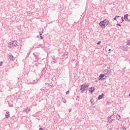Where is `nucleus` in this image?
<instances>
[{"mask_svg": "<svg viewBox=\"0 0 130 130\" xmlns=\"http://www.w3.org/2000/svg\"><path fill=\"white\" fill-rule=\"evenodd\" d=\"M17 41H12L9 43L8 46L10 48H15L17 47Z\"/></svg>", "mask_w": 130, "mask_h": 130, "instance_id": "nucleus-1", "label": "nucleus"}, {"mask_svg": "<svg viewBox=\"0 0 130 130\" xmlns=\"http://www.w3.org/2000/svg\"><path fill=\"white\" fill-rule=\"evenodd\" d=\"M115 118V116L114 115H112L110 117L109 116L108 118V122H109V123L112 122V121L114 120Z\"/></svg>", "mask_w": 130, "mask_h": 130, "instance_id": "nucleus-2", "label": "nucleus"}, {"mask_svg": "<svg viewBox=\"0 0 130 130\" xmlns=\"http://www.w3.org/2000/svg\"><path fill=\"white\" fill-rule=\"evenodd\" d=\"M80 90L81 91V94H83L84 92H85V90H86V88H85V84H82L80 86Z\"/></svg>", "mask_w": 130, "mask_h": 130, "instance_id": "nucleus-3", "label": "nucleus"}, {"mask_svg": "<svg viewBox=\"0 0 130 130\" xmlns=\"http://www.w3.org/2000/svg\"><path fill=\"white\" fill-rule=\"evenodd\" d=\"M106 79V76L105 74H100L99 76V80H105Z\"/></svg>", "mask_w": 130, "mask_h": 130, "instance_id": "nucleus-4", "label": "nucleus"}, {"mask_svg": "<svg viewBox=\"0 0 130 130\" xmlns=\"http://www.w3.org/2000/svg\"><path fill=\"white\" fill-rule=\"evenodd\" d=\"M99 25L100 27L102 28V29H104L106 27L105 24H104V22H103V21L100 22Z\"/></svg>", "mask_w": 130, "mask_h": 130, "instance_id": "nucleus-5", "label": "nucleus"}, {"mask_svg": "<svg viewBox=\"0 0 130 130\" xmlns=\"http://www.w3.org/2000/svg\"><path fill=\"white\" fill-rule=\"evenodd\" d=\"M103 22L106 26L109 24V21H108L107 19L104 20Z\"/></svg>", "mask_w": 130, "mask_h": 130, "instance_id": "nucleus-6", "label": "nucleus"}, {"mask_svg": "<svg viewBox=\"0 0 130 130\" xmlns=\"http://www.w3.org/2000/svg\"><path fill=\"white\" fill-rule=\"evenodd\" d=\"M103 96H104V93H102L101 95H99L98 100H100L101 99H102L103 98Z\"/></svg>", "mask_w": 130, "mask_h": 130, "instance_id": "nucleus-7", "label": "nucleus"}, {"mask_svg": "<svg viewBox=\"0 0 130 130\" xmlns=\"http://www.w3.org/2000/svg\"><path fill=\"white\" fill-rule=\"evenodd\" d=\"M8 57L9 58V59H10V60H14V56H13V55H8Z\"/></svg>", "mask_w": 130, "mask_h": 130, "instance_id": "nucleus-8", "label": "nucleus"}, {"mask_svg": "<svg viewBox=\"0 0 130 130\" xmlns=\"http://www.w3.org/2000/svg\"><path fill=\"white\" fill-rule=\"evenodd\" d=\"M95 90V87H90L89 88V92H91V93H93Z\"/></svg>", "mask_w": 130, "mask_h": 130, "instance_id": "nucleus-9", "label": "nucleus"}, {"mask_svg": "<svg viewBox=\"0 0 130 130\" xmlns=\"http://www.w3.org/2000/svg\"><path fill=\"white\" fill-rule=\"evenodd\" d=\"M128 14L124 15V19L125 21H127L128 20Z\"/></svg>", "mask_w": 130, "mask_h": 130, "instance_id": "nucleus-10", "label": "nucleus"}, {"mask_svg": "<svg viewBox=\"0 0 130 130\" xmlns=\"http://www.w3.org/2000/svg\"><path fill=\"white\" fill-rule=\"evenodd\" d=\"M62 58H68V53H66V54H64L63 55H62Z\"/></svg>", "mask_w": 130, "mask_h": 130, "instance_id": "nucleus-11", "label": "nucleus"}, {"mask_svg": "<svg viewBox=\"0 0 130 130\" xmlns=\"http://www.w3.org/2000/svg\"><path fill=\"white\" fill-rule=\"evenodd\" d=\"M61 102H63V103H67V100L66 99L62 98L61 100Z\"/></svg>", "mask_w": 130, "mask_h": 130, "instance_id": "nucleus-12", "label": "nucleus"}, {"mask_svg": "<svg viewBox=\"0 0 130 130\" xmlns=\"http://www.w3.org/2000/svg\"><path fill=\"white\" fill-rule=\"evenodd\" d=\"M25 111H26V113H28V112H30V111H31V109L30 108L26 109L25 110Z\"/></svg>", "mask_w": 130, "mask_h": 130, "instance_id": "nucleus-13", "label": "nucleus"}, {"mask_svg": "<svg viewBox=\"0 0 130 130\" xmlns=\"http://www.w3.org/2000/svg\"><path fill=\"white\" fill-rule=\"evenodd\" d=\"M116 118H117V119H118V120H119V119H120V118H121V117H120V115H116Z\"/></svg>", "mask_w": 130, "mask_h": 130, "instance_id": "nucleus-14", "label": "nucleus"}, {"mask_svg": "<svg viewBox=\"0 0 130 130\" xmlns=\"http://www.w3.org/2000/svg\"><path fill=\"white\" fill-rule=\"evenodd\" d=\"M104 73H105V74H106V75H107V74H108V75H109V73H108V70H107V69L105 70Z\"/></svg>", "mask_w": 130, "mask_h": 130, "instance_id": "nucleus-15", "label": "nucleus"}, {"mask_svg": "<svg viewBox=\"0 0 130 130\" xmlns=\"http://www.w3.org/2000/svg\"><path fill=\"white\" fill-rule=\"evenodd\" d=\"M33 55L35 56V58L37 59V58L38 57V55H37L35 54V53H32Z\"/></svg>", "mask_w": 130, "mask_h": 130, "instance_id": "nucleus-16", "label": "nucleus"}, {"mask_svg": "<svg viewBox=\"0 0 130 130\" xmlns=\"http://www.w3.org/2000/svg\"><path fill=\"white\" fill-rule=\"evenodd\" d=\"M10 115H11V114H10L6 115H5L6 118H9V117H10Z\"/></svg>", "mask_w": 130, "mask_h": 130, "instance_id": "nucleus-17", "label": "nucleus"}, {"mask_svg": "<svg viewBox=\"0 0 130 130\" xmlns=\"http://www.w3.org/2000/svg\"><path fill=\"white\" fill-rule=\"evenodd\" d=\"M126 44L127 45L130 46V40H128V41H126Z\"/></svg>", "mask_w": 130, "mask_h": 130, "instance_id": "nucleus-18", "label": "nucleus"}, {"mask_svg": "<svg viewBox=\"0 0 130 130\" xmlns=\"http://www.w3.org/2000/svg\"><path fill=\"white\" fill-rule=\"evenodd\" d=\"M85 89L86 88V89H88V86H89V85L88 84H86V83H85Z\"/></svg>", "mask_w": 130, "mask_h": 130, "instance_id": "nucleus-19", "label": "nucleus"}, {"mask_svg": "<svg viewBox=\"0 0 130 130\" xmlns=\"http://www.w3.org/2000/svg\"><path fill=\"white\" fill-rule=\"evenodd\" d=\"M52 58L53 59V60H56V59H55V56H52Z\"/></svg>", "mask_w": 130, "mask_h": 130, "instance_id": "nucleus-20", "label": "nucleus"}, {"mask_svg": "<svg viewBox=\"0 0 130 130\" xmlns=\"http://www.w3.org/2000/svg\"><path fill=\"white\" fill-rule=\"evenodd\" d=\"M42 34H40V37H41V38L42 39H43V37H42Z\"/></svg>", "mask_w": 130, "mask_h": 130, "instance_id": "nucleus-21", "label": "nucleus"}, {"mask_svg": "<svg viewBox=\"0 0 130 130\" xmlns=\"http://www.w3.org/2000/svg\"><path fill=\"white\" fill-rule=\"evenodd\" d=\"M122 49H123V50H125V47H124V46H122Z\"/></svg>", "mask_w": 130, "mask_h": 130, "instance_id": "nucleus-22", "label": "nucleus"}, {"mask_svg": "<svg viewBox=\"0 0 130 130\" xmlns=\"http://www.w3.org/2000/svg\"><path fill=\"white\" fill-rule=\"evenodd\" d=\"M117 26H119V27H121V25L119 23H117Z\"/></svg>", "mask_w": 130, "mask_h": 130, "instance_id": "nucleus-23", "label": "nucleus"}, {"mask_svg": "<svg viewBox=\"0 0 130 130\" xmlns=\"http://www.w3.org/2000/svg\"><path fill=\"white\" fill-rule=\"evenodd\" d=\"M66 94H70V90H68V91L66 92Z\"/></svg>", "mask_w": 130, "mask_h": 130, "instance_id": "nucleus-24", "label": "nucleus"}, {"mask_svg": "<svg viewBox=\"0 0 130 130\" xmlns=\"http://www.w3.org/2000/svg\"><path fill=\"white\" fill-rule=\"evenodd\" d=\"M100 43H101V41H99V42L97 43L98 45H99V44H100Z\"/></svg>", "mask_w": 130, "mask_h": 130, "instance_id": "nucleus-25", "label": "nucleus"}, {"mask_svg": "<svg viewBox=\"0 0 130 130\" xmlns=\"http://www.w3.org/2000/svg\"><path fill=\"white\" fill-rule=\"evenodd\" d=\"M52 63H56V61H54L51 62Z\"/></svg>", "mask_w": 130, "mask_h": 130, "instance_id": "nucleus-26", "label": "nucleus"}, {"mask_svg": "<svg viewBox=\"0 0 130 130\" xmlns=\"http://www.w3.org/2000/svg\"><path fill=\"white\" fill-rule=\"evenodd\" d=\"M90 103H91V104H92V105H94V104L92 103V99H90Z\"/></svg>", "mask_w": 130, "mask_h": 130, "instance_id": "nucleus-27", "label": "nucleus"}, {"mask_svg": "<svg viewBox=\"0 0 130 130\" xmlns=\"http://www.w3.org/2000/svg\"><path fill=\"white\" fill-rule=\"evenodd\" d=\"M3 64V62H0V66H2Z\"/></svg>", "mask_w": 130, "mask_h": 130, "instance_id": "nucleus-28", "label": "nucleus"}, {"mask_svg": "<svg viewBox=\"0 0 130 130\" xmlns=\"http://www.w3.org/2000/svg\"><path fill=\"white\" fill-rule=\"evenodd\" d=\"M121 21H122V22H121L120 23H122V22H123V21H124V20H123V19H122Z\"/></svg>", "mask_w": 130, "mask_h": 130, "instance_id": "nucleus-29", "label": "nucleus"}, {"mask_svg": "<svg viewBox=\"0 0 130 130\" xmlns=\"http://www.w3.org/2000/svg\"><path fill=\"white\" fill-rule=\"evenodd\" d=\"M120 16H116V18H119Z\"/></svg>", "mask_w": 130, "mask_h": 130, "instance_id": "nucleus-30", "label": "nucleus"}, {"mask_svg": "<svg viewBox=\"0 0 130 130\" xmlns=\"http://www.w3.org/2000/svg\"><path fill=\"white\" fill-rule=\"evenodd\" d=\"M114 20H115V21H116V17L114 18Z\"/></svg>", "mask_w": 130, "mask_h": 130, "instance_id": "nucleus-31", "label": "nucleus"}, {"mask_svg": "<svg viewBox=\"0 0 130 130\" xmlns=\"http://www.w3.org/2000/svg\"><path fill=\"white\" fill-rule=\"evenodd\" d=\"M9 113H10L9 112H6V114H9Z\"/></svg>", "mask_w": 130, "mask_h": 130, "instance_id": "nucleus-32", "label": "nucleus"}, {"mask_svg": "<svg viewBox=\"0 0 130 130\" xmlns=\"http://www.w3.org/2000/svg\"><path fill=\"white\" fill-rule=\"evenodd\" d=\"M123 129H126V128H125V127H123Z\"/></svg>", "mask_w": 130, "mask_h": 130, "instance_id": "nucleus-33", "label": "nucleus"}, {"mask_svg": "<svg viewBox=\"0 0 130 130\" xmlns=\"http://www.w3.org/2000/svg\"><path fill=\"white\" fill-rule=\"evenodd\" d=\"M39 130H43V129L42 128H40Z\"/></svg>", "mask_w": 130, "mask_h": 130, "instance_id": "nucleus-34", "label": "nucleus"}, {"mask_svg": "<svg viewBox=\"0 0 130 130\" xmlns=\"http://www.w3.org/2000/svg\"><path fill=\"white\" fill-rule=\"evenodd\" d=\"M128 22H130V20L129 19H128L127 20Z\"/></svg>", "mask_w": 130, "mask_h": 130, "instance_id": "nucleus-35", "label": "nucleus"}, {"mask_svg": "<svg viewBox=\"0 0 130 130\" xmlns=\"http://www.w3.org/2000/svg\"><path fill=\"white\" fill-rule=\"evenodd\" d=\"M37 38H39V36H37Z\"/></svg>", "mask_w": 130, "mask_h": 130, "instance_id": "nucleus-36", "label": "nucleus"}, {"mask_svg": "<svg viewBox=\"0 0 130 130\" xmlns=\"http://www.w3.org/2000/svg\"><path fill=\"white\" fill-rule=\"evenodd\" d=\"M72 111V110H69V112H71Z\"/></svg>", "mask_w": 130, "mask_h": 130, "instance_id": "nucleus-37", "label": "nucleus"}, {"mask_svg": "<svg viewBox=\"0 0 130 130\" xmlns=\"http://www.w3.org/2000/svg\"><path fill=\"white\" fill-rule=\"evenodd\" d=\"M123 19V17H121V19Z\"/></svg>", "mask_w": 130, "mask_h": 130, "instance_id": "nucleus-38", "label": "nucleus"}, {"mask_svg": "<svg viewBox=\"0 0 130 130\" xmlns=\"http://www.w3.org/2000/svg\"><path fill=\"white\" fill-rule=\"evenodd\" d=\"M77 98H79V96H77Z\"/></svg>", "mask_w": 130, "mask_h": 130, "instance_id": "nucleus-39", "label": "nucleus"}, {"mask_svg": "<svg viewBox=\"0 0 130 130\" xmlns=\"http://www.w3.org/2000/svg\"><path fill=\"white\" fill-rule=\"evenodd\" d=\"M110 50H111L109 49V51H110Z\"/></svg>", "mask_w": 130, "mask_h": 130, "instance_id": "nucleus-40", "label": "nucleus"}, {"mask_svg": "<svg viewBox=\"0 0 130 130\" xmlns=\"http://www.w3.org/2000/svg\"><path fill=\"white\" fill-rule=\"evenodd\" d=\"M109 69H110V67H109Z\"/></svg>", "mask_w": 130, "mask_h": 130, "instance_id": "nucleus-41", "label": "nucleus"}]
</instances>
